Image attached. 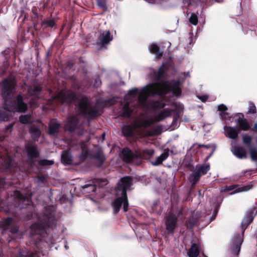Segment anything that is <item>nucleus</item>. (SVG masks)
<instances>
[{"label":"nucleus","mask_w":257,"mask_h":257,"mask_svg":"<svg viewBox=\"0 0 257 257\" xmlns=\"http://www.w3.org/2000/svg\"><path fill=\"white\" fill-rule=\"evenodd\" d=\"M32 13L34 15L35 17H38V14L37 12V9L36 7H33L32 9Z\"/></svg>","instance_id":"nucleus-60"},{"label":"nucleus","mask_w":257,"mask_h":257,"mask_svg":"<svg viewBox=\"0 0 257 257\" xmlns=\"http://www.w3.org/2000/svg\"><path fill=\"white\" fill-rule=\"evenodd\" d=\"M13 125L14 124L12 123L8 124L6 127V131L8 132L9 131H11L12 129Z\"/></svg>","instance_id":"nucleus-61"},{"label":"nucleus","mask_w":257,"mask_h":257,"mask_svg":"<svg viewBox=\"0 0 257 257\" xmlns=\"http://www.w3.org/2000/svg\"><path fill=\"white\" fill-rule=\"evenodd\" d=\"M234 154L238 158H245L246 152L243 147H237L234 150Z\"/></svg>","instance_id":"nucleus-27"},{"label":"nucleus","mask_w":257,"mask_h":257,"mask_svg":"<svg viewBox=\"0 0 257 257\" xmlns=\"http://www.w3.org/2000/svg\"><path fill=\"white\" fill-rule=\"evenodd\" d=\"M32 92H33L34 95H39L41 91L42 88L41 86L38 85H34L32 88Z\"/></svg>","instance_id":"nucleus-45"},{"label":"nucleus","mask_w":257,"mask_h":257,"mask_svg":"<svg viewBox=\"0 0 257 257\" xmlns=\"http://www.w3.org/2000/svg\"><path fill=\"white\" fill-rule=\"evenodd\" d=\"M121 155L123 161L126 163L132 162L134 159L136 157V155L128 148L123 149Z\"/></svg>","instance_id":"nucleus-10"},{"label":"nucleus","mask_w":257,"mask_h":257,"mask_svg":"<svg viewBox=\"0 0 257 257\" xmlns=\"http://www.w3.org/2000/svg\"><path fill=\"white\" fill-rule=\"evenodd\" d=\"M84 192L87 193H91L95 192L96 189L94 183H91V180L88 181L87 183L82 186Z\"/></svg>","instance_id":"nucleus-26"},{"label":"nucleus","mask_w":257,"mask_h":257,"mask_svg":"<svg viewBox=\"0 0 257 257\" xmlns=\"http://www.w3.org/2000/svg\"><path fill=\"white\" fill-rule=\"evenodd\" d=\"M42 27L43 29H47L49 28L56 29L57 28L56 22L53 18L46 19L42 22Z\"/></svg>","instance_id":"nucleus-14"},{"label":"nucleus","mask_w":257,"mask_h":257,"mask_svg":"<svg viewBox=\"0 0 257 257\" xmlns=\"http://www.w3.org/2000/svg\"><path fill=\"white\" fill-rule=\"evenodd\" d=\"M154 122V121L153 119H146L138 123L137 127L146 128L151 126Z\"/></svg>","instance_id":"nucleus-34"},{"label":"nucleus","mask_w":257,"mask_h":257,"mask_svg":"<svg viewBox=\"0 0 257 257\" xmlns=\"http://www.w3.org/2000/svg\"><path fill=\"white\" fill-rule=\"evenodd\" d=\"M9 115L5 111L0 110V120L6 121L9 120Z\"/></svg>","instance_id":"nucleus-43"},{"label":"nucleus","mask_w":257,"mask_h":257,"mask_svg":"<svg viewBox=\"0 0 257 257\" xmlns=\"http://www.w3.org/2000/svg\"><path fill=\"white\" fill-rule=\"evenodd\" d=\"M189 22L193 25H196L198 22L197 16L194 14L191 15L189 18Z\"/></svg>","instance_id":"nucleus-46"},{"label":"nucleus","mask_w":257,"mask_h":257,"mask_svg":"<svg viewBox=\"0 0 257 257\" xmlns=\"http://www.w3.org/2000/svg\"><path fill=\"white\" fill-rule=\"evenodd\" d=\"M222 119L224 120H230L231 116L229 115V114L226 111L225 112H222V113L220 114Z\"/></svg>","instance_id":"nucleus-49"},{"label":"nucleus","mask_w":257,"mask_h":257,"mask_svg":"<svg viewBox=\"0 0 257 257\" xmlns=\"http://www.w3.org/2000/svg\"><path fill=\"white\" fill-rule=\"evenodd\" d=\"M168 70V68L166 64L163 63L161 67L159 68L157 72L155 73V80L159 82V81L162 78L164 77L165 74Z\"/></svg>","instance_id":"nucleus-15"},{"label":"nucleus","mask_w":257,"mask_h":257,"mask_svg":"<svg viewBox=\"0 0 257 257\" xmlns=\"http://www.w3.org/2000/svg\"><path fill=\"white\" fill-rule=\"evenodd\" d=\"M254 210H251L245 214L241 222V227L242 233H244L248 226L252 222L254 219Z\"/></svg>","instance_id":"nucleus-9"},{"label":"nucleus","mask_w":257,"mask_h":257,"mask_svg":"<svg viewBox=\"0 0 257 257\" xmlns=\"http://www.w3.org/2000/svg\"><path fill=\"white\" fill-rule=\"evenodd\" d=\"M236 186L235 185H230L229 186H227L226 187V190L227 191H231V190H233L234 189H235L236 188Z\"/></svg>","instance_id":"nucleus-62"},{"label":"nucleus","mask_w":257,"mask_h":257,"mask_svg":"<svg viewBox=\"0 0 257 257\" xmlns=\"http://www.w3.org/2000/svg\"><path fill=\"white\" fill-rule=\"evenodd\" d=\"M149 51L151 53L155 54L158 58H161L163 56V52L160 51L159 46L156 44L153 43L151 45Z\"/></svg>","instance_id":"nucleus-23"},{"label":"nucleus","mask_w":257,"mask_h":257,"mask_svg":"<svg viewBox=\"0 0 257 257\" xmlns=\"http://www.w3.org/2000/svg\"><path fill=\"white\" fill-rule=\"evenodd\" d=\"M178 218L173 212H169L165 220L166 230L168 234L174 235L178 228Z\"/></svg>","instance_id":"nucleus-7"},{"label":"nucleus","mask_w":257,"mask_h":257,"mask_svg":"<svg viewBox=\"0 0 257 257\" xmlns=\"http://www.w3.org/2000/svg\"><path fill=\"white\" fill-rule=\"evenodd\" d=\"M133 112V109L130 107V105L128 102L124 104L123 107V112L121 113V116L123 117L129 118L131 117Z\"/></svg>","instance_id":"nucleus-29"},{"label":"nucleus","mask_w":257,"mask_h":257,"mask_svg":"<svg viewBox=\"0 0 257 257\" xmlns=\"http://www.w3.org/2000/svg\"><path fill=\"white\" fill-rule=\"evenodd\" d=\"M60 127V123L56 122H51L49 126V134L51 135H54L58 132Z\"/></svg>","instance_id":"nucleus-30"},{"label":"nucleus","mask_w":257,"mask_h":257,"mask_svg":"<svg viewBox=\"0 0 257 257\" xmlns=\"http://www.w3.org/2000/svg\"><path fill=\"white\" fill-rule=\"evenodd\" d=\"M91 158L95 159L97 162V165L99 167L101 166L104 163L105 158L102 154L100 151L96 152L95 153L91 155Z\"/></svg>","instance_id":"nucleus-21"},{"label":"nucleus","mask_w":257,"mask_h":257,"mask_svg":"<svg viewBox=\"0 0 257 257\" xmlns=\"http://www.w3.org/2000/svg\"><path fill=\"white\" fill-rule=\"evenodd\" d=\"M215 149V148H213L212 150V151L211 152V153L209 154V155H208L205 158V159H204V163H206V162L208 161V160L209 159V158L212 156V155L213 154V153L214 152Z\"/></svg>","instance_id":"nucleus-58"},{"label":"nucleus","mask_w":257,"mask_h":257,"mask_svg":"<svg viewBox=\"0 0 257 257\" xmlns=\"http://www.w3.org/2000/svg\"><path fill=\"white\" fill-rule=\"evenodd\" d=\"M3 66L5 67L4 70H3V73H6L9 66V59H8L7 57H6V61L3 63Z\"/></svg>","instance_id":"nucleus-56"},{"label":"nucleus","mask_w":257,"mask_h":257,"mask_svg":"<svg viewBox=\"0 0 257 257\" xmlns=\"http://www.w3.org/2000/svg\"><path fill=\"white\" fill-rule=\"evenodd\" d=\"M199 254V249L198 245L195 243H192L190 248L188 252V255L189 257H197Z\"/></svg>","instance_id":"nucleus-24"},{"label":"nucleus","mask_w":257,"mask_h":257,"mask_svg":"<svg viewBox=\"0 0 257 257\" xmlns=\"http://www.w3.org/2000/svg\"><path fill=\"white\" fill-rule=\"evenodd\" d=\"M88 157V152L87 151L83 152L80 156V159L81 161H84Z\"/></svg>","instance_id":"nucleus-53"},{"label":"nucleus","mask_w":257,"mask_h":257,"mask_svg":"<svg viewBox=\"0 0 257 257\" xmlns=\"http://www.w3.org/2000/svg\"><path fill=\"white\" fill-rule=\"evenodd\" d=\"M215 149V148H213L212 150V151L211 152V153L209 154V155H208L205 158V159H204V163H206V162L208 161V160L209 159V158L212 156V155L213 154V153L214 152Z\"/></svg>","instance_id":"nucleus-59"},{"label":"nucleus","mask_w":257,"mask_h":257,"mask_svg":"<svg viewBox=\"0 0 257 257\" xmlns=\"http://www.w3.org/2000/svg\"><path fill=\"white\" fill-rule=\"evenodd\" d=\"M251 130L254 132L257 133V122L254 124Z\"/></svg>","instance_id":"nucleus-64"},{"label":"nucleus","mask_w":257,"mask_h":257,"mask_svg":"<svg viewBox=\"0 0 257 257\" xmlns=\"http://www.w3.org/2000/svg\"><path fill=\"white\" fill-rule=\"evenodd\" d=\"M17 257H40L36 252H34L31 250L27 251L26 254L20 253L19 256Z\"/></svg>","instance_id":"nucleus-38"},{"label":"nucleus","mask_w":257,"mask_h":257,"mask_svg":"<svg viewBox=\"0 0 257 257\" xmlns=\"http://www.w3.org/2000/svg\"><path fill=\"white\" fill-rule=\"evenodd\" d=\"M201 176L196 171L190 175L189 180L191 183L192 186H195L200 179Z\"/></svg>","instance_id":"nucleus-28"},{"label":"nucleus","mask_w":257,"mask_h":257,"mask_svg":"<svg viewBox=\"0 0 257 257\" xmlns=\"http://www.w3.org/2000/svg\"><path fill=\"white\" fill-rule=\"evenodd\" d=\"M14 195L16 198L19 199L20 201H29L30 200L27 195L23 194L19 190H15L14 192Z\"/></svg>","instance_id":"nucleus-33"},{"label":"nucleus","mask_w":257,"mask_h":257,"mask_svg":"<svg viewBox=\"0 0 257 257\" xmlns=\"http://www.w3.org/2000/svg\"><path fill=\"white\" fill-rule=\"evenodd\" d=\"M55 98L62 103L71 105L79 100L77 107L79 114L88 119H93L100 115L98 109L92 105L90 100L85 95L78 98L76 92L65 89L59 91Z\"/></svg>","instance_id":"nucleus-1"},{"label":"nucleus","mask_w":257,"mask_h":257,"mask_svg":"<svg viewBox=\"0 0 257 257\" xmlns=\"http://www.w3.org/2000/svg\"><path fill=\"white\" fill-rule=\"evenodd\" d=\"M91 183H94L96 188H102L107 184L108 181L106 179H94L91 180Z\"/></svg>","instance_id":"nucleus-31"},{"label":"nucleus","mask_w":257,"mask_h":257,"mask_svg":"<svg viewBox=\"0 0 257 257\" xmlns=\"http://www.w3.org/2000/svg\"><path fill=\"white\" fill-rule=\"evenodd\" d=\"M199 99L203 102H205L207 100L208 97L206 95L200 96Z\"/></svg>","instance_id":"nucleus-63"},{"label":"nucleus","mask_w":257,"mask_h":257,"mask_svg":"<svg viewBox=\"0 0 257 257\" xmlns=\"http://www.w3.org/2000/svg\"><path fill=\"white\" fill-rule=\"evenodd\" d=\"M27 155L32 166H35V159L39 158L40 155V150L38 146L33 142H29L25 146Z\"/></svg>","instance_id":"nucleus-6"},{"label":"nucleus","mask_w":257,"mask_h":257,"mask_svg":"<svg viewBox=\"0 0 257 257\" xmlns=\"http://www.w3.org/2000/svg\"><path fill=\"white\" fill-rule=\"evenodd\" d=\"M256 112V108L255 104L252 102H249V108L247 112V114H254Z\"/></svg>","instance_id":"nucleus-41"},{"label":"nucleus","mask_w":257,"mask_h":257,"mask_svg":"<svg viewBox=\"0 0 257 257\" xmlns=\"http://www.w3.org/2000/svg\"><path fill=\"white\" fill-rule=\"evenodd\" d=\"M169 149H165L163 153L160 155L161 158H162L164 160V161H165L169 157Z\"/></svg>","instance_id":"nucleus-50"},{"label":"nucleus","mask_w":257,"mask_h":257,"mask_svg":"<svg viewBox=\"0 0 257 257\" xmlns=\"http://www.w3.org/2000/svg\"><path fill=\"white\" fill-rule=\"evenodd\" d=\"M236 241L237 242V244L235 246V249L237 250V254H238L240 250V245H241V244L242 243V240L239 235H238V236L236 238Z\"/></svg>","instance_id":"nucleus-48"},{"label":"nucleus","mask_w":257,"mask_h":257,"mask_svg":"<svg viewBox=\"0 0 257 257\" xmlns=\"http://www.w3.org/2000/svg\"><path fill=\"white\" fill-rule=\"evenodd\" d=\"M139 93V89L137 88H134L129 90L127 94L131 96H135Z\"/></svg>","instance_id":"nucleus-52"},{"label":"nucleus","mask_w":257,"mask_h":257,"mask_svg":"<svg viewBox=\"0 0 257 257\" xmlns=\"http://www.w3.org/2000/svg\"><path fill=\"white\" fill-rule=\"evenodd\" d=\"M98 39L100 41V44L102 46L108 44L113 39V37L111 35V33L109 31H106L103 32L101 33Z\"/></svg>","instance_id":"nucleus-11"},{"label":"nucleus","mask_w":257,"mask_h":257,"mask_svg":"<svg viewBox=\"0 0 257 257\" xmlns=\"http://www.w3.org/2000/svg\"><path fill=\"white\" fill-rule=\"evenodd\" d=\"M199 217L192 215L186 221L185 225L188 229H192L198 222Z\"/></svg>","instance_id":"nucleus-20"},{"label":"nucleus","mask_w":257,"mask_h":257,"mask_svg":"<svg viewBox=\"0 0 257 257\" xmlns=\"http://www.w3.org/2000/svg\"><path fill=\"white\" fill-rule=\"evenodd\" d=\"M227 110V106L223 104H220L218 106V110L220 111V113L226 112Z\"/></svg>","instance_id":"nucleus-51"},{"label":"nucleus","mask_w":257,"mask_h":257,"mask_svg":"<svg viewBox=\"0 0 257 257\" xmlns=\"http://www.w3.org/2000/svg\"><path fill=\"white\" fill-rule=\"evenodd\" d=\"M252 140V137L247 135H244L242 137V141L243 143L247 146H250L251 145Z\"/></svg>","instance_id":"nucleus-40"},{"label":"nucleus","mask_w":257,"mask_h":257,"mask_svg":"<svg viewBox=\"0 0 257 257\" xmlns=\"http://www.w3.org/2000/svg\"><path fill=\"white\" fill-rule=\"evenodd\" d=\"M97 6L102 10L103 12L108 11L106 0H96Z\"/></svg>","instance_id":"nucleus-35"},{"label":"nucleus","mask_w":257,"mask_h":257,"mask_svg":"<svg viewBox=\"0 0 257 257\" xmlns=\"http://www.w3.org/2000/svg\"><path fill=\"white\" fill-rule=\"evenodd\" d=\"M165 104L160 101H154L153 103V107L156 109L163 108L165 107Z\"/></svg>","instance_id":"nucleus-47"},{"label":"nucleus","mask_w":257,"mask_h":257,"mask_svg":"<svg viewBox=\"0 0 257 257\" xmlns=\"http://www.w3.org/2000/svg\"><path fill=\"white\" fill-rule=\"evenodd\" d=\"M224 130L226 136L230 139L235 140L238 136L239 132L232 126H224Z\"/></svg>","instance_id":"nucleus-12"},{"label":"nucleus","mask_w":257,"mask_h":257,"mask_svg":"<svg viewBox=\"0 0 257 257\" xmlns=\"http://www.w3.org/2000/svg\"><path fill=\"white\" fill-rule=\"evenodd\" d=\"M236 122L238 125L239 130L247 131L250 129L248 121L246 119L243 118V115L242 117L239 116L237 119Z\"/></svg>","instance_id":"nucleus-13"},{"label":"nucleus","mask_w":257,"mask_h":257,"mask_svg":"<svg viewBox=\"0 0 257 257\" xmlns=\"http://www.w3.org/2000/svg\"><path fill=\"white\" fill-rule=\"evenodd\" d=\"M162 126L161 125L158 126L153 131H149L147 134L149 136H153L154 135H159L162 133Z\"/></svg>","instance_id":"nucleus-36"},{"label":"nucleus","mask_w":257,"mask_h":257,"mask_svg":"<svg viewBox=\"0 0 257 257\" xmlns=\"http://www.w3.org/2000/svg\"><path fill=\"white\" fill-rule=\"evenodd\" d=\"M250 157L253 161H257V150L255 148L249 149Z\"/></svg>","instance_id":"nucleus-42"},{"label":"nucleus","mask_w":257,"mask_h":257,"mask_svg":"<svg viewBox=\"0 0 257 257\" xmlns=\"http://www.w3.org/2000/svg\"><path fill=\"white\" fill-rule=\"evenodd\" d=\"M181 84L180 80H178L174 81L172 85L168 80L148 85L141 90L138 99L140 101H143L150 96L163 95L171 92L176 96H180L182 93L180 87Z\"/></svg>","instance_id":"nucleus-3"},{"label":"nucleus","mask_w":257,"mask_h":257,"mask_svg":"<svg viewBox=\"0 0 257 257\" xmlns=\"http://www.w3.org/2000/svg\"><path fill=\"white\" fill-rule=\"evenodd\" d=\"M171 110L169 109H164L161 112L159 113L155 118V121L159 122L163 120L166 117L170 116L171 114Z\"/></svg>","instance_id":"nucleus-22"},{"label":"nucleus","mask_w":257,"mask_h":257,"mask_svg":"<svg viewBox=\"0 0 257 257\" xmlns=\"http://www.w3.org/2000/svg\"><path fill=\"white\" fill-rule=\"evenodd\" d=\"M13 219L11 217H7L5 219L2 224L3 228L6 230L12 223Z\"/></svg>","instance_id":"nucleus-37"},{"label":"nucleus","mask_w":257,"mask_h":257,"mask_svg":"<svg viewBox=\"0 0 257 257\" xmlns=\"http://www.w3.org/2000/svg\"><path fill=\"white\" fill-rule=\"evenodd\" d=\"M122 133L125 137H132L133 136L134 130L130 126H124L122 128Z\"/></svg>","instance_id":"nucleus-32"},{"label":"nucleus","mask_w":257,"mask_h":257,"mask_svg":"<svg viewBox=\"0 0 257 257\" xmlns=\"http://www.w3.org/2000/svg\"><path fill=\"white\" fill-rule=\"evenodd\" d=\"M164 160L161 158L160 156L158 157L155 162L153 163V165L154 166H158L162 164Z\"/></svg>","instance_id":"nucleus-55"},{"label":"nucleus","mask_w":257,"mask_h":257,"mask_svg":"<svg viewBox=\"0 0 257 257\" xmlns=\"http://www.w3.org/2000/svg\"><path fill=\"white\" fill-rule=\"evenodd\" d=\"M16 86L15 80L10 77L6 78L1 83V94L5 101V108L10 112H25L28 109V105L24 102L21 95H19L16 99L10 100L9 104L7 103V101L12 98L15 93Z\"/></svg>","instance_id":"nucleus-2"},{"label":"nucleus","mask_w":257,"mask_h":257,"mask_svg":"<svg viewBox=\"0 0 257 257\" xmlns=\"http://www.w3.org/2000/svg\"><path fill=\"white\" fill-rule=\"evenodd\" d=\"M38 164L42 166H51L54 164V161L52 160L43 159L38 161Z\"/></svg>","instance_id":"nucleus-39"},{"label":"nucleus","mask_w":257,"mask_h":257,"mask_svg":"<svg viewBox=\"0 0 257 257\" xmlns=\"http://www.w3.org/2000/svg\"><path fill=\"white\" fill-rule=\"evenodd\" d=\"M10 232L13 234H17L19 232V228L17 227L11 228Z\"/></svg>","instance_id":"nucleus-57"},{"label":"nucleus","mask_w":257,"mask_h":257,"mask_svg":"<svg viewBox=\"0 0 257 257\" xmlns=\"http://www.w3.org/2000/svg\"><path fill=\"white\" fill-rule=\"evenodd\" d=\"M79 120L76 115H72L68 118L67 123L65 124V129L70 133H73L79 127Z\"/></svg>","instance_id":"nucleus-8"},{"label":"nucleus","mask_w":257,"mask_h":257,"mask_svg":"<svg viewBox=\"0 0 257 257\" xmlns=\"http://www.w3.org/2000/svg\"><path fill=\"white\" fill-rule=\"evenodd\" d=\"M56 216L52 208H46L41 217L37 222L33 223L30 227V235H38L40 240L46 237L50 229L55 226Z\"/></svg>","instance_id":"nucleus-4"},{"label":"nucleus","mask_w":257,"mask_h":257,"mask_svg":"<svg viewBox=\"0 0 257 257\" xmlns=\"http://www.w3.org/2000/svg\"><path fill=\"white\" fill-rule=\"evenodd\" d=\"M118 196V197L114 200L112 204L113 211L115 214L119 212L123 202V196Z\"/></svg>","instance_id":"nucleus-18"},{"label":"nucleus","mask_w":257,"mask_h":257,"mask_svg":"<svg viewBox=\"0 0 257 257\" xmlns=\"http://www.w3.org/2000/svg\"><path fill=\"white\" fill-rule=\"evenodd\" d=\"M61 161L65 165H70L72 163V156L68 151L62 152L61 154Z\"/></svg>","instance_id":"nucleus-17"},{"label":"nucleus","mask_w":257,"mask_h":257,"mask_svg":"<svg viewBox=\"0 0 257 257\" xmlns=\"http://www.w3.org/2000/svg\"><path fill=\"white\" fill-rule=\"evenodd\" d=\"M19 120L24 124H31L34 122V117L30 113L21 115L19 117Z\"/></svg>","instance_id":"nucleus-19"},{"label":"nucleus","mask_w":257,"mask_h":257,"mask_svg":"<svg viewBox=\"0 0 257 257\" xmlns=\"http://www.w3.org/2000/svg\"><path fill=\"white\" fill-rule=\"evenodd\" d=\"M133 184V179L131 176H124L120 179L117 183L115 191L117 196H123V209L124 212L128 210V201L127 196V190Z\"/></svg>","instance_id":"nucleus-5"},{"label":"nucleus","mask_w":257,"mask_h":257,"mask_svg":"<svg viewBox=\"0 0 257 257\" xmlns=\"http://www.w3.org/2000/svg\"><path fill=\"white\" fill-rule=\"evenodd\" d=\"M251 187H252L251 185H246V186H243L242 187H238L234 191V193H238V192H243V191H247L249 190V189H250Z\"/></svg>","instance_id":"nucleus-44"},{"label":"nucleus","mask_w":257,"mask_h":257,"mask_svg":"<svg viewBox=\"0 0 257 257\" xmlns=\"http://www.w3.org/2000/svg\"><path fill=\"white\" fill-rule=\"evenodd\" d=\"M195 145H197L198 146L197 148L198 149H199L201 147H204L207 149H209V148H212V149H213V148H215L214 147L213 145H212L211 144H208V145H206L198 144H194V146H195Z\"/></svg>","instance_id":"nucleus-54"},{"label":"nucleus","mask_w":257,"mask_h":257,"mask_svg":"<svg viewBox=\"0 0 257 257\" xmlns=\"http://www.w3.org/2000/svg\"><path fill=\"white\" fill-rule=\"evenodd\" d=\"M196 172L200 174L202 176V175H206L210 169V165L209 163H204L203 164L196 165Z\"/></svg>","instance_id":"nucleus-16"},{"label":"nucleus","mask_w":257,"mask_h":257,"mask_svg":"<svg viewBox=\"0 0 257 257\" xmlns=\"http://www.w3.org/2000/svg\"><path fill=\"white\" fill-rule=\"evenodd\" d=\"M29 133L31 134L32 139L35 141H37L41 135L40 128L35 126H32L30 128Z\"/></svg>","instance_id":"nucleus-25"}]
</instances>
